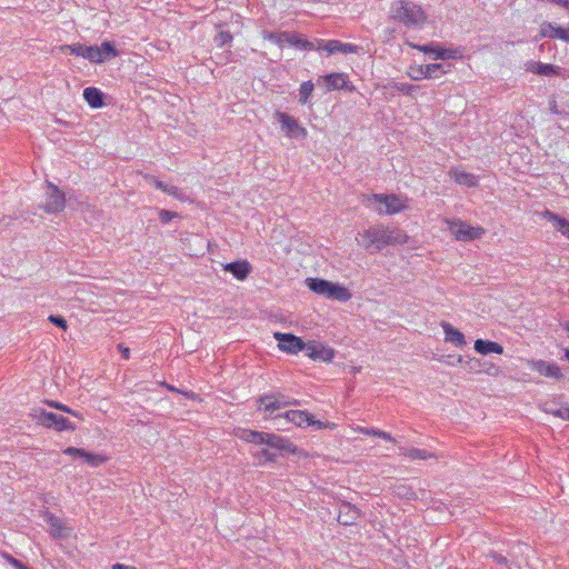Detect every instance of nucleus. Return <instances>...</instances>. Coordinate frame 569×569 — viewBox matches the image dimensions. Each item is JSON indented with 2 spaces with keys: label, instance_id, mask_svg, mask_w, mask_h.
<instances>
[{
  "label": "nucleus",
  "instance_id": "nucleus-1",
  "mask_svg": "<svg viewBox=\"0 0 569 569\" xmlns=\"http://www.w3.org/2000/svg\"><path fill=\"white\" fill-rule=\"evenodd\" d=\"M356 240L366 250L378 252L387 246L406 243L408 236L399 228L376 224L359 232Z\"/></svg>",
  "mask_w": 569,
  "mask_h": 569
},
{
  "label": "nucleus",
  "instance_id": "nucleus-2",
  "mask_svg": "<svg viewBox=\"0 0 569 569\" xmlns=\"http://www.w3.org/2000/svg\"><path fill=\"white\" fill-rule=\"evenodd\" d=\"M427 18L422 7L411 0H396L390 6L389 19L407 28L421 27Z\"/></svg>",
  "mask_w": 569,
  "mask_h": 569
},
{
  "label": "nucleus",
  "instance_id": "nucleus-3",
  "mask_svg": "<svg viewBox=\"0 0 569 569\" xmlns=\"http://www.w3.org/2000/svg\"><path fill=\"white\" fill-rule=\"evenodd\" d=\"M306 283L311 291L328 299L347 302L352 297L349 289L326 279L308 278Z\"/></svg>",
  "mask_w": 569,
  "mask_h": 569
},
{
  "label": "nucleus",
  "instance_id": "nucleus-4",
  "mask_svg": "<svg viewBox=\"0 0 569 569\" xmlns=\"http://www.w3.org/2000/svg\"><path fill=\"white\" fill-rule=\"evenodd\" d=\"M366 204L379 214H395L407 209L406 200L396 194L372 193L366 197Z\"/></svg>",
  "mask_w": 569,
  "mask_h": 569
},
{
  "label": "nucleus",
  "instance_id": "nucleus-5",
  "mask_svg": "<svg viewBox=\"0 0 569 569\" xmlns=\"http://www.w3.org/2000/svg\"><path fill=\"white\" fill-rule=\"evenodd\" d=\"M258 410H263L264 412L272 413L276 410L289 407V406H298L299 401L292 399L288 396H284L280 392H273L269 395H263L258 399Z\"/></svg>",
  "mask_w": 569,
  "mask_h": 569
},
{
  "label": "nucleus",
  "instance_id": "nucleus-6",
  "mask_svg": "<svg viewBox=\"0 0 569 569\" xmlns=\"http://www.w3.org/2000/svg\"><path fill=\"white\" fill-rule=\"evenodd\" d=\"M450 232L459 241H472L485 234L482 227H472L461 220H447Z\"/></svg>",
  "mask_w": 569,
  "mask_h": 569
},
{
  "label": "nucleus",
  "instance_id": "nucleus-7",
  "mask_svg": "<svg viewBox=\"0 0 569 569\" xmlns=\"http://www.w3.org/2000/svg\"><path fill=\"white\" fill-rule=\"evenodd\" d=\"M46 203L42 206L43 210L48 213H57L66 207V196L57 186L47 181L46 183Z\"/></svg>",
  "mask_w": 569,
  "mask_h": 569
},
{
  "label": "nucleus",
  "instance_id": "nucleus-8",
  "mask_svg": "<svg viewBox=\"0 0 569 569\" xmlns=\"http://www.w3.org/2000/svg\"><path fill=\"white\" fill-rule=\"evenodd\" d=\"M40 425L47 428H54L57 431L74 430L76 426L63 416L41 410L37 415Z\"/></svg>",
  "mask_w": 569,
  "mask_h": 569
},
{
  "label": "nucleus",
  "instance_id": "nucleus-9",
  "mask_svg": "<svg viewBox=\"0 0 569 569\" xmlns=\"http://www.w3.org/2000/svg\"><path fill=\"white\" fill-rule=\"evenodd\" d=\"M306 356L315 361L330 362L335 357V350L318 341H309L305 348Z\"/></svg>",
  "mask_w": 569,
  "mask_h": 569
},
{
  "label": "nucleus",
  "instance_id": "nucleus-10",
  "mask_svg": "<svg viewBox=\"0 0 569 569\" xmlns=\"http://www.w3.org/2000/svg\"><path fill=\"white\" fill-rule=\"evenodd\" d=\"M274 339L278 341L280 350L288 353H298L306 348L303 340L292 333L276 332Z\"/></svg>",
  "mask_w": 569,
  "mask_h": 569
},
{
  "label": "nucleus",
  "instance_id": "nucleus-11",
  "mask_svg": "<svg viewBox=\"0 0 569 569\" xmlns=\"http://www.w3.org/2000/svg\"><path fill=\"white\" fill-rule=\"evenodd\" d=\"M276 117L281 124V129L288 137L305 138L307 136V130L301 127L293 117L284 112H277Z\"/></svg>",
  "mask_w": 569,
  "mask_h": 569
},
{
  "label": "nucleus",
  "instance_id": "nucleus-12",
  "mask_svg": "<svg viewBox=\"0 0 569 569\" xmlns=\"http://www.w3.org/2000/svg\"><path fill=\"white\" fill-rule=\"evenodd\" d=\"M438 72L447 73L448 70L445 69V64L442 63H429L426 66L411 68L409 76L413 80L432 79L438 77Z\"/></svg>",
  "mask_w": 569,
  "mask_h": 569
},
{
  "label": "nucleus",
  "instance_id": "nucleus-13",
  "mask_svg": "<svg viewBox=\"0 0 569 569\" xmlns=\"http://www.w3.org/2000/svg\"><path fill=\"white\" fill-rule=\"evenodd\" d=\"M361 511L350 502L339 503L338 521L343 526H352L361 518Z\"/></svg>",
  "mask_w": 569,
  "mask_h": 569
},
{
  "label": "nucleus",
  "instance_id": "nucleus-14",
  "mask_svg": "<svg viewBox=\"0 0 569 569\" xmlns=\"http://www.w3.org/2000/svg\"><path fill=\"white\" fill-rule=\"evenodd\" d=\"M284 418L288 422H292L293 425L298 427H302L303 425L307 426H315L317 425L318 428H321V422L316 421L311 415H309L307 411L302 410H289L284 412L283 415H279L276 418Z\"/></svg>",
  "mask_w": 569,
  "mask_h": 569
},
{
  "label": "nucleus",
  "instance_id": "nucleus-15",
  "mask_svg": "<svg viewBox=\"0 0 569 569\" xmlns=\"http://www.w3.org/2000/svg\"><path fill=\"white\" fill-rule=\"evenodd\" d=\"M63 453L74 458H82L91 467H98L106 461V457L103 456L91 453L86 451L84 449L76 447L66 448L63 450Z\"/></svg>",
  "mask_w": 569,
  "mask_h": 569
},
{
  "label": "nucleus",
  "instance_id": "nucleus-16",
  "mask_svg": "<svg viewBox=\"0 0 569 569\" xmlns=\"http://www.w3.org/2000/svg\"><path fill=\"white\" fill-rule=\"evenodd\" d=\"M540 38L561 39L569 42V26L567 28L555 26L550 22H545L540 27Z\"/></svg>",
  "mask_w": 569,
  "mask_h": 569
},
{
  "label": "nucleus",
  "instance_id": "nucleus-17",
  "mask_svg": "<svg viewBox=\"0 0 569 569\" xmlns=\"http://www.w3.org/2000/svg\"><path fill=\"white\" fill-rule=\"evenodd\" d=\"M263 445H267L268 447L280 450V451H286V452L295 451V447L289 440L282 438L281 436L276 435V433L266 432Z\"/></svg>",
  "mask_w": 569,
  "mask_h": 569
},
{
  "label": "nucleus",
  "instance_id": "nucleus-18",
  "mask_svg": "<svg viewBox=\"0 0 569 569\" xmlns=\"http://www.w3.org/2000/svg\"><path fill=\"white\" fill-rule=\"evenodd\" d=\"M328 90L349 89L348 77L345 73L333 72L321 77Z\"/></svg>",
  "mask_w": 569,
  "mask_h": 569
},
{
  "label": "nucleus",
  "instance_id": "nucleus-19",
  "mask_svg": "<svg viewBox=\"0 0 569 569\" xmlns=\"http://www.w3.org/2000/svg\"><path fill=\"white\" fill-rule=\"evenodd\" d=\"M533 369L540 375L548 378H555L556 380H560L563 377L560 368L556 363H549L543 360L536 361L533 363Z\"/></svg>",
  "mask_w": 569,
  "mask_h": 569
},
{
  "label": "nucleus",
  "instance_id": "nucleus-20",
  "mask_svg": "<svg viewBox=\"0 0 569 569\" xmlns=\"http://www.w3.org/2000/svg\"><path fill=\"white\" fill-rule=\"evenodd\" d=\"M542 217L552 222L553 228L569 239V220L549 210H546Z\"/></svg>",
  "mask_w": 569,
  "mask_h": 569
},
{
  "label": "nucleus",
  "instance_id": "nucleus-21",
  "mask_svg": "<svg viewBox=\"0 0 569 569\" xmlns=\"http://www.w3.org/2000/svg\"><path fill=\"white\" fill-rule=\"evenodd\" d=\"M223 269L231 272L238 280H244L251 271V267L246 260L227 263Z\"/></svg>",
  "mask_w": 569,
  "mask_h": 569
},
{
  "label": "nucleus",
  "instance_id": "nucleus-22",
  "mask_svg": "<svg viewBox=\"0 0 569 569\" xmlns=\"http://www.w3.org/2000/svg\"><path fill=\"white\" fill-rule=\"evenodd\" d=\"M441 327L446 335V341L453 343L457 347H463L466 345V339L462 332L452 327L450 323L442 321Z\"/></svg>",
  "mask_w": 569,
  "mask_h": 569
},
{
  "label": "nucleus",
  "instance_id": "nucleus-23",
  "mask_svg": "<svg viewBox=\"0 0 569 569\" xmlns=\"http://www.w3.org/2000/svg\"><path fill=\"white\" fill-rule=\"evenodd\" d=\"M449 176L455 180V182L466 187H475L478 183V178L475 174L459 169H451L449 171Z\"/></svg>",
  "mask_w": 569,
  "mask_h": 569
},
{
  "label": "nucleus",
  "instance_id": "nucleus-24",
  "mask_svg": "<svg viewBox=\"0 0 569 569\" xmlns=\"http://www.w3.org/2000/svg\"><path fill=\"white\" fill-rule=\"evenodd\" d=\"M559 67L553 64L530 61L527 63V70L540 76H553L559 74Z\"/></svg>",
  "mask_w": 569,
  "mask_h": 569
},
{
  "label": "nucleus",
  "instance_id": "nucleus-25",
  "mask_svg": "<svg viewBox=\"0 0 569 569\" xmlns=\"http://www.w3.org/2000/svg\"><path fill=\"white\" fill-rule=\"evenodd\" d=\"M475 350L479 352L480 355H488V353H502L503 348L501 345L495 341L490 340H483V339H477L475 341Z\"/></svg>",
  "mask_w": 569,
  "mask_h": 569
},
{
  "label": "nucleus",
  "instance_id": "nucleus-26",
  "mask_svg": "<svg viewBox=\"0 0 569 569\" xmlns=\"http://www.w3.org/2000/svg\"><path fill=\"white\" fill-rule=\"evenodd\" d=\"M83 98L91 108H101L104 104L102 92L94 87L86 88Z\"/></svg>",
  "mask_w": 569,
  "mask_h": 569
},
{
  "label": "nucleus",
  "instance_id": "nucleus-27",
  "mask_svg": "<svg viewBox=\"0 0 569 569\" xmlns=\"http://www.w3.org/2000/svg\"><path fill=\"white\" fill-rule=\"evenodd\" d=\"M266 432L256 431L250 429H241L237 436L249 443L263 445Z\"/></svg>",
  "mask_w": 569,
  "mask_h": 569
},
{
  "label": "nucleus",
  "instance_id": "nucleus-28",
  "mask_svg": "<svg viewBox=\"0 0 569 569\" xmlns=\"http://www.w3.org/2000/svg\"><path fill=\"white\" fill-rule=\"evenodd\" d=\"M400 453L403 455L405 457H408L410 459H420V460H427L429 458H433L435 455L427 451V450H422V449H418V448H406V447H401L400 449Z\"/></svg>",
  "mask_w": 569,
  "mask_h": 569
},
{
  "label": "nucleus",
  "instance_id": "nucleus-29",
  "mask_svg": "<svg viewBox=\"0 0 569 569\" xmlns=\"http://www.w3.org/2000/svg\"><path fill=\"white\" fill-rule=\"evenodd\" d=\"M47 522L50 526V532H51L52 537H54V538L67 537V533L64 532V527L62 526V522L58 517L50 515L47 519Z\"/></svg>",
  "mask_w": 569,
  "mask_h": 569
},
{
  "label": "nucleus",
  "instance_id": "nucleus-30",
  "mask_svg": "<svg viewBox=\"0 0 569 569\" xmlns=\"http://www.w3.org/2000/svg\"><path fill=\"white\" fill-rule=\"evenodd\" d=\"M327 51L329 54L341 53V41L339 40H317V51Z\"/></svg>",
  "mask_w": 569,
  "mask_h": 569
},
{
  "label": "nucleus",
  "instance_id": "nucleus-31",
  "mask_svg": "<svg viewBox=\"0 0 569 569\" xmlns=\"http://www.w3.org/2000/svg\"><path fill=\"white\" fill-rule=\"evenodd\" d=\"M82 58L88 59L90 62L94 63H101L106 61V57H103L101 52H99L98 46H84Z\"/></svg>",
  "mask_w": 569,
  "mask_h": 569
},
{
  "label": "nucleus",
  "instance_id": "nucleus-32",
  "mask_svg": "<svg viewBox=\"0 0 569 569\" xmlns=\"http://www.w3.org/2000/svg\"><path fill=\"white\" fill-rule=\"evenodd\" d=\"M252 456L256 459L258 466H263L266 462H276L278 458L276 452H272L268 449L257 451Z\"/></svg>",
  "mask_w": 569,
  "mask_h": 569
},
{
  "label": "nucleus",
  "instance_id": "nucleus-33",
  "mask_svg": "<svg viewBox=\"0 0 569 569\" xmlns=\"http://www.w3.org/2000/svg\"><path fill=\"white\" fill-rule=\"evenodd\" d=\"M545 411L548 412V413H551L555 417H558V418H561V419L566 420L568 411H569V407L557 408L553 402L552 403L547 402L545 405Z\"/></svg>",
  "mask_w": 569,
  "mask_h": 569
},
{
  "label": "nucleus",
  "instance_id": "nucleus-34",
  "mask_svg": "<svg viewBox=\"0 0 569 569\" xmlns=\"http://www.w3.org/2000/svg\"><path fill=\"white\" fill-rule=\"evenodd\" d=\"M262 36H263V39L270 40L281 48L283 42H286V40H287L288 32L263 31Z\"/></svg>",
  "mask_w": 569,
  "mask_h": 569
},
{
  "label": "nucleus",
  "instance_id": "nucleus-35",
  "mask_svg": "<svg viewBox=\"0 0 569 569\" xmlns=\"http://www.w3.org/2000/svg\"><path fill=\"white\" fill-rule=\"evenodd\" d=\"M312 91H313V83L311 81L303 82L299 89V102L302 104L307 103Z\"/></svg>",
  "mask_w": 569,
  "mask_h": 569
},
{
  "label": "nucleus",
  "instance_id": "nucleus-36",
  "mask_svg": "<svg viewBox=\"0 0 569 569\" xmlns=\"http://www.w3.org/2000/svg\"><path fill=\"white\" fill-rule=\"evenodd\" d=\"M99 52H101V54L106 57V60L116 58L119 54L118 50L109 41H104L101 43V46L99 47Z\"/></svg>",
  "mask_w": 569,
  "mask_h": 569
},
{
  "label": "nucleus",
  "instance_id": "nucleus-37",
  "mask_svg": "<svg viewBox=\"0 0 569 569\" xmlns=\"http://www.w3.org/2000/svg\"><path fill=\"white\" fill-rule=\"evenodd\" d=\"M83 47L81 43L63 44L59 47V50L63 53L69 52L74 56L83 57Z\"/></svg>",
  "mask_w": 569,
  "mask_h": 569
},
{
  "label": "nucleus",
  "instance_id": "nucleus-38",
  "mask_svg": "<svg viewBox=\"0 0 569 569\" xmlns=\"http://www.w3.org/2000/svg\"><path fill=\"white\" fill-rule=\"evenodd\" d=\"M395 493L398 496V497H401V498H406V499H416V492L407 487L406 485H398L395 487Z\"/></svg>",
  "mask_w": 569,
  "mask_h": 569
},
{
  "label": "nucleus",
  "instance_id": "nucleus-39",
  "mask_svg": "<svg viewBox=\"0 0 569 569\" xmlns=\"http://www.w3.org/2000/svg\"><path fill=\"white\" fill-rule=\"evenodd\" d=\"M232 34L229 32V31H220L216 37H214V42L217 43L218 47H224L227 44H230L232 42Z\"/></svg>",
  "mask_w": 569,
  "mask_h": 569
},
{
  "label": "nucleus",
  "instance_id": "nucleus-40",
  "mask_svg": "<svg viewBox=\"0 0 569 569\" xmlns=\"http://www.w3.org/2000/svg\"><path fill=\"white\" fill-rule=\"evenodd\" d=\"M163 192L172 196L173 198L180 200V201H186L187 200V197L184 196V193L181 191V189H179L178 187L176 186H166Z\"/></svg>",
  "mask_w": 569,
  "mask_h": 569
},
{
  "label": "nucleus",
  "instance_id": "nucleus-41",
  "mask_svg": "<svg viewBox=\"0 0 569 569\" xmlns=\"http://www.w3.org/2000/svg\"><path fill=\"white\" fill-rule=\"evenodd\" d=\"M393 88L397 91L402 92L408 96H411L418 89L417 86L409 84V83H401V82L395 83Z\"/></svg>",
  "mask_w": 569,
  "mask_h": 569
},
{
  "label": "nucleus",
  "instance_id": "nucleus-42",
  "mask_svg": "<svg viewBox=\"0 0 569 569\" xmlns=\"http://www.w3.org/2000/svg\"><path fill=\"white\" fill-rule=\"evenodd\" d=\"M368 436L379 437L387 441L396 442V439L390 433L382 431L380 429H377V428H370Z\"/></svg>",
  "mask_w": 569,
  "mask_h": 569
},
{
  "label": "nucleus",
  "instance_id": "nucleus-43",
  "mask_svg": "<svg viewBox=\"0 0 569 569\" xmlns=\"http://www.w3.org/2000/svg\"><path fill=\"white\" fill-rule=\"evenodd\" d=\"M47 403L50 407L54 408V409H58L60 411L70 413L72 416H74V417H80V415L77 411L72 410L71 408L67 407L66 405H62V403L57 402V401H47Z\"/></svg>",
  "mask_w": 569,
  "mask_h": 569
},
{
  "label": "nucleus",
  "instance_id": "nucleus-44",
  "mask_svg": "<svg viewBox=\"0 0 569 569\" xmlns=\"http://www.w3.org/2000/svg\"><path fill=\"white\" fill-rule=\"evenodd\" d=\"M2 557L4 558V560L10 563L13 568L16 569H26L27 566L24 563H22L20 560L16 559L14 557H12L11 555L9 553H2Z\"/></svg>",
  "mask_w": 569,
  "mask_h": 569
},
{
  "label": "nucleus",
  "instance_id": "nucleus-45",
  "mask_svg": "<svg viewBox=\"0 0 569 569\" xmlns=\"http://www.w3.org/2000/svg\"><path fill=\"white\" fill-rule=\"evenodd\" d=\"M143 178L148 183L153 184L157 189H160L161 191H163L167 186L164 182L160 181L154 176L147 173V174H143Z\"/></svg>",
  "mask_w": 569,
  "mask_h": 569
},
{
  "label": "nucleus",
  "instance_id": "nucleus-46",
  "mask_svg": "<svg viewBox=\"0 0 569 569\" xmlns=\"http://www.w3.org/2000/svg\"><path fill=\"white\" fill-rule=\"evenodd\" d=\"M178 216L177 212H173V211H169V210H166V209H161L159 211V219L162 223H168L169 221H171L173 218H176Z\"/></svg>",
  "mask_w": 569,
  "mask_h": 569
},
{
  "label": "nucleus",
  "instance_id": "nucleus-47",
  "mask_svg": "<svg viewBox=\"0 0 569 569\" xmlns=\"http://www.w3.org/2000/svg\"><path fill=\"white\" fill-rule=\"evenodd\" d=\"M287 43H289L290 46L292 47H296L298 49L301 48V43H302V38L296 33H289L288 32V37H287V40H286Z\"/></svg>",
  "mask_w": 569,
  "mask_h": 569
},
{
  "label": "nucleus",
  "instance_id": "nucleus-48",
  "mask_svg": "<svg viewBox=\"0 0 569 569\" xmlns=\"http://www.w3.org/2000/svg\"><path fill=\"white\" fill-rule=\"evenodd\" d=\"M49 321L51 323H53L54 326L66 330L67 329V321L63 317L61 316H54V315H51L49 316Z\"/></svg>",
  "mask_w": 569,
  "mask_h": 569
},
{
  "label": "nucleus",
  "instance_id": "nucleus-49",
  "mask_svg": "<svg viewBox=\"0 0 569 569\" xmlns=\"http://www.w3.org/2000/svg\"><path fill=\"white\" fill-rule=\"evenodd\" d=\"M359 50L358 46H355L352 43H343L341 42V53L348 54V53H357Z\"/></svg>",
  "mask_w": 569,
  "mask_h": 569
},
{
  "label": "nucleus",
  "instance_id": "nucleus-50",
  "mask_svg": "<svg viewBox=\"0 0 569 569\" xmlns=\"http://www.w3.org/2000/svg\"><path fill=\"white\" fill-rule=\"evenodd\" d=\"M432 53L435 54V59H447V56H449L446 49L440 46L433 47Z\"/></svg>",
  "mask_w": 569,
  "mask_h": 569
},
{
  "label": "nucleus",
  "instance_id": "nucleus-51",
  "mask_svg": "<svg viewBox=\"0 0 569 569\" xmlns=\"http://www.w3.org/2000/svg\"><path fill=\"white\" fill-rule=\"evenodd\" d=\"M447 53L450 56H447V59H459L462 58L461 50L458 48L455 49H446Z\"/></svg>",
  "mask_w": 569,
  "mask_h": 569
},
{
  "label": "nucleus",
  "instance_id": "nucleus-52",
  "mask_svg": "<svg viewBox=\"0 0 569 569\" xmlns=\"http://www.w3.org/2000/svg\"><path fill=\"white\" fill-rule=\"evenodd\" d=\"M478 367L479 360L471 358L466 360V368H468L470 371H478Z\"/></svg>",
  "mask_w": 569,
  "mask_h": 569
},
{
  "label": "nucleus",
  "instance_id": "nucleus-53",
  "mask_svg": "<svg viewBox=\"0 0 569 569\" xmlns=\"http://www.w3.org/2000/svg\"><path fill=\"white\" fill-rule=\"evenodd\" d=\"M302 50H317V44L307 39H302L301 48Z\"/></svg>",
  "mask_w": 569,
  "mask_h": 569
},
{
  "label": "nucleus",
  "instance_id": "nucleus-54",
  "mask_svg": "<svg viewBox=\"0 0 569 569\" xmlns=\"http://www.w3.org/2000/svg\"><path fill=\"white\" fill-rule=\"evenodd\" d=\"M491 557H492L493 561H496L499 565H505V566L508 565L507 558L500 553L495 552V553H492Z\"/></svg>",
  "mask_w": 569,
  "mask_h": 569
},
{
  "label": "nucleus",
  "instance_id": "nucleus-55",
  "mask_svg": "<svg viewBox=\"0 0 569 569\" xmlns=\"http://www.w3.org/2000/svg\"><path fill=\"white\" fill-rule=\"evenodd\" d=\"M118 349L122 355V358L128 360L130 358V349L122 343L118 345Z\"/></svg>",
  "mask_w": 569,
  "mask_h": 569
},
{
  "label": "nucleus",
  "instance_id": "nucleus-56",
  "mask_svg": "<svg viewBox=\"0 0 569 569\" xmlns=\"http://www.w3.org/2000/svg\"><path fill=\"white\" fill-rule=\"evenodd\" d=\"M549 110L555 114H561L562 112L559 110L557 101L555 99H551L549 101Z\"/></svg>",
  "mask_w": 569,
  "mask_h": 569
},
{
  "label": "nucleus",
  "instance_id": "nucleus-57",
  "mask_svg": "<svg viewBox=\"0 0 569 569\" xmlns=\"http://www.w3.org/2000/svg\"><path fill=\"white\" fill-rule=\"evenodd\" d=\"M413 48H417L418 50L425 52V53H432L433 46H413Z\"/></svg>",
  "mask_w": 569,
  "mask_h": 569
},
{
  "label": "nucleus",
  "instance_id": "nucleus-58",
  "mask_svg": "<svg viewBox=\"0 0 569 569\" xmlns=\"http://www.w3.org/2000/svg\"><path fill=\"white\" fill-rule=\"evenodd\" d=\"M111 569H137V568L132 567V566L122 565V563H116L112 566Z\"/></svg>",
  "mask_w": 569,
  "mask_h": 569
},
{
  "label": "nucleus",
  "instance_id": "nucleus-59",
  "mask_svg": "<svg viewBox=\"0 0 569 569\" xmlns=\"http://www.w3.org/2000/svg\"><path fill=\"white\" fill-rule=\"evenodd\" d=\"M369 429L370 428H367V427H357L355 430L359 433H362V435H369Z\"/></svg>",
  "mask_w": 569,
  "mask_h": 569
},
{
  "label": "nucleus",
  "instance_id": "nucleus-60",
  "mask_svg": "<svg viewBox=\"0 0 569 569\" xmlns=\"http://www.w3.org/2000/svg\"><path fill=\"white\" fill-rule=\"evenodd\" d=\"M557 3L569 10V0H557Z\"/></svg>",
  "mask_w": 569,
  "mask_h": 569
},
{
  "label": "nucleus",
  "instance_id": "nucleus-61",
  "mask_svg": "<svg viewBox=\"0 0 569 569\" xmlns=\"http://www.w3.org/2000/svg\"><path fill=\"white\" fill-rule=\"evenodd\" d=\"M457 362L466 367V359L462 356H459Z\"/></svg>",
  "mask_w": 569,
  "mask_h": 569
},
{
  "label": "nucleus",
  "instance_id": "nucleus-62",
  "mask_svg": "<svg viewBox=\"0 0 569 569\" xmlns=\"http://www.w3.org/2000/svg\"><path fill=\"white\" fill-rule=\"evenodd\" d=\"M565 359L569 361V349L565 350Z\"/></svg>",
  "mask_w": 569,
  "mask_h": 569
},
{
  "label": "nucleus",
  "instance_id": "nucleus-63",
  "mask_svg": "<svg viewBox=\"0 0 569 569\" xmlns=\"http://www.w3.org/2000/svg\"><path fill=\"white\" fill-rule=\"evenodd\" d=\"M166 387H167L169 390H171V391H178V390H177L174 387H172V386L166 385Z\"/></svg>",
  "mask_w": 569,
  "mask_h": 569
}]
</instances>
